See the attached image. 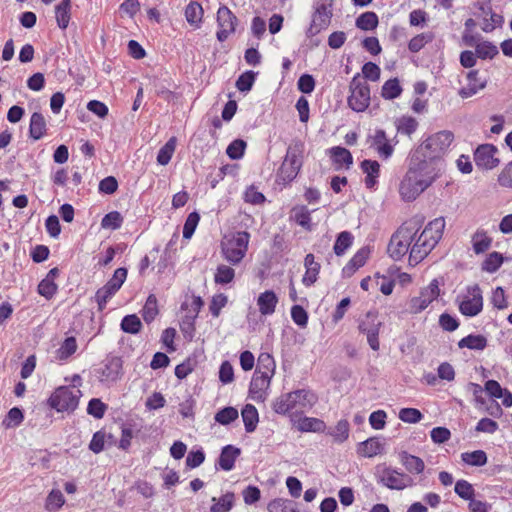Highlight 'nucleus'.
Returning <instances> with one entry per match:
<instances>
[{
	"label": "nucleus",
	"instance_id": "f8f14e48",
	"mask_svg": "<svg viewBox=\"0 0 512 512\" xmlns=\"http://www.w3.org/2000/svg\"><path fill=\"white\" fill-rule=\"evenodd\" d=\"M483 309L482 290L478 284H474L467 288V294L459 303L460 312L468 317L478 315Z\"/></svg>",
	"mask_w": 512,
	"mask_h": 512
},
{
	"label": "nucleus",
	"instance_id": "37998d69",
	"mask_svg": "<svg viewBox=\"0 0 512 512\" xmlns=\"http://www.w3.org/2000/svg\"><path fill=\"white\" fill-rule=\"evenodd\" d=\"M269 512H295L296 505L292 500L277 498L268 504Z\"/></svg>",
	"mask_w": 512,
	"mask_h": 512
},
{
	"label": "nucleus",
	"instance_id": "6e6552de",
	"mask_svg": "<svg viewBox=\"0 0 512 512\" xmlns=\"http://www.w3.org/2000/svg\"><path fill=\"white\" fill-rule=\"evenodd\" d=\"M81 391L74 386H61L49 398V404L58 412L74 411L79 403Z\"/></svg>",
	"mask_w": 512,
	"mask_h": 512
},
{
	"label": "nucleus",
	"instance_id": "774afa93",
	"mask_svg": "<svg viewBox=\"0 0 512 512\" xmlns=\"http://www.w3.org/2000/svg\"><path fill=\"white\" fill-rule=\"evenodd\" d=\"M399 418L405 423H418L422 418V413L416 408H402L399 411Z\"/></svg>",
	"mask_w": 512,
	"mask_h": 512
},
{
	"label": "nucleus",
	"instance_id": "2f4dec72",
	"mask_svg": "<svg viewBox=\"0 0 512 512\" xmlns=\"http://www.w3.org/2000/svg\"><path fill=\"white\" fill-rule=\"evenodd\" d=\"M234 500L235 495L232 492H227L219 499L213 497L214 504L210 507V512H229L234 505Z\"/></svg>",
	"mask_w": 512,
	"mask_h": 512
},
{
	"label": "nucleus",
	"instance_id": "c9c22d12",
	"mask_svg": "<svg viewBox=\"0 0 512 512\" xmlns=\"http://www.w3.org/2000/svg\"><path fill=\"white\" fill-rule=\"evenodd\" d=\"M177 139L176 137H171L164 146H162L157 155V162L160 165H167L176 149Z\"/></svg>",
	"mask_w": 512,
	"mask_h": 512
},
{
	"label": "nucleus",
	"instance_id": "8fccbe9b",
	"mask_svg": "<svg viewBox=\"0 0 512 512\" xmlns=\"http://www.w3.org/2000/svg\"><path fill=\"white\" fill-rule=\"evenodd\" d=\"M434 35L431 32L421 33L413 37L408 44V49L413 52H419L427 43L432 42Z\"/></svg>",
	"mask_w": 512,
	"mask_h": 512
},
{
	"label": "nucleus",
	"instance_id": "680f3d73",
	"mask_svg": "<svg viewBox=\"0 0 512 512\" xmlns=\"http://www.w3.org/2000/svg\"><path fill=\"white\" fill-rule=\"evenodd\" d=\"M127 278V269L118 268L115 270L112 278L105 284L108 288L113 290L115 293L121 288Z\"/></svg>",
	"mask_w": 512,
	"mask_h": 512
},
{
	"label": "nucleus",
	"instance_id": "c03bdc74",
	"mask_svg": "<svg viewBox=\"0 0 512 512\" xmlns=\"http://www.w3.org/2000/svg\"><path fill=\"white\" fill-rule=\"evenodd\" d=\"M65 503L64 496L60 490H52L46 498L45 508L49 512L58 511Z\"/></svg>",
	"mask_w": 512,
	"mask_h": 512
},
{
	"label": "nucleus",
	"instance_id": "72a5a7b5",
	"mask_svg": "<svg viewBox=\"0 0 512 512\" xmlns=\"http://www.w3.org/2000/svg\"><path fill=\"white\" fill-rule=\"evenodd\" d=\"M459 348H468L472 350H483L487 346V339L483 335L470 334L458 342Z\"/></svg>",
	"mask_w": 512,
	"mask_h": 512
},
{
	"label": "nucleus",
	"instance_id": "f3484780",
	"mask_svg": "<svg viewBox=\"0 0 512 512\" xmlns=\"http://www.w3.org/2000/svg\"><path fill=\"white\" fill-rule=\"evenodd\" d=\"M302 162L299 156L288 150L286 158L281 165L280 174L284 181H292L298 174Z\"/></svg>",
	"mask_w": 512,
	"mask_h": 512
},
{
	"label": "nucleus",
	"instance_id": "4d7b16f0",
	"mask_svg": "<svg viewBox=\"0 0 512 512\" xmlns=\"http://www.w3.org/2000/svg\"><path fill=\"white\" fill-rule=\"evenodd\" d=\"M503 263V256L498 252L490 253L482 263V270L494 273Z\"/></svg>",
	"mask_w": 512,
	"mask_h": 512
},
{
	"label": "nucleus",
	"instance_id": "39448f33",
	"mask_svg": "<svg viewBox=\"0 0 512 512\" xmlns=\"http://www.w3.org/2000/svg\"><path fill=\"white\" fill-rule=\"evenodd\" d=\"M418 227L416 223H405L400 226L392 235L388 244V253L395 261L400 260L411 248V244L416 237Z\"/></svg>",
	"mask_w": 512,
	"mask_h": 512
},
{
	"label": "nucleus",
	"instance_id": "7c9ffc66",
	"mask_svg": "<svg viewBox=\"0 0 512 512\" xmlns=\"http://www.w3.org/2000/svg\"><path fill=\"white\" fill-rule=\"evenodd\" d=\"M291 212V217L298 225H300L301 227L308 231L312 230L310 211L306 206H295Z\"/></svg>",
	"mask_w": 512,
	"mask_h": 512
},
{
	"label": "nucleus",
	"instance_id": "de8ad7c7",
	"mask_svg": "<svg viewBox=\"0 0 512 512\" xmlns=\"http://www.w3.org/2000/svg\"><path fill=\"white\" fill-rule=\"evenodd\" d=\"M77 350V342L75 337H67L59 349L57 350V358L59 360H66L73 355Z\"/></svg>",
	"mask_w": 512,
	"mask_h": 512
},
{
	"label": "nucleus",
	"instance_id": "69168bd1",
	"mask_svg": "<svg viewBox=\"0 0 512 512\" xmlns=\"http://www.w3.org/2000/svg\"><path fill=\"white\" fill-rule=\"evenodd\" d=\"M454 490L455 493L464 500H471L474 496V488L466 480H458Z\"/></svg>",
	"mask_w": 512,
	"mask_h": 512
},
{
	"label": "nucleus",
	"instance_id": "603ef678",
	"mask_svg": "<svg viewBox=\"0 0 512 512\" xmlns=\"http://www.w3.org/2000/svg\"><path fill=\"white\" fill-rule=\"evenodd\" d=\"M235 277V270L227 265H219L217 267L214 281L217 284H228L233 281Z\"/></svg>",
	"mask_w": 512,
	"mask_h": 512
},
{
	"label": "nucleus",
	"instance_id": "4c0bfd02",
	"mask_svg": "<svg viewBox=\"0 0 512 512\" xmlns=\"http://www.w3.org/2000/svg\"><path fill=\"white\" fill-rule=\"evenodd\" d=\"M419 296L422 300H425L426 305L429 306L440 296L439 281L437 279H433L428 286L420 290Z\"/></svg>",
	"mask_w": 512,
	"mask_h": 512
},
{
	"label": "nucleus",
	"instance_id": "f257e3e1",
	"mask_svg": "<svg viewBox=\"0 0 512 512\" xmlns=\"http://www.w3.org/2000/svg\"><path fill=\"white\" fill-rule=\"evenodd\" d=\"M438 171L410 157L408 170L399 184L402 200L410 202L423 193L438 177Z\"/></svg>",
	"mask_w": 512,
	"mask_h": 512
},
{
	"label": "nucleus",
	"instance_id": "ea45409f",
	"mask_svg": "<svg viewBox=\"0 0 512 512\" xmlns=\"http://www.w3.org/2000/svg\"><path fill=\"white\" fill-rule=\"evenodd\" d=\"M353 243V235L349 231L339 233L333 250L337 256H342Z\"/></svg>",
	"mask_w": 512,
	"mask_h": 512
},
{
	"label": "nucleus",
	"instance_id": "338daca9",
	"mask_svg": "<svg viewBox=\"0 0 512 512\" xmlns=\"http://www.w3.org/2000/svg\"><path fill=\"white\" fill-rule=\"evenodd\" d=\"M200 216L197 212H192L188 215L184 226H183V237L190 239L195 232V229L199 223Z\"/></svg>",
	"mask_w": 512,
	"mask_h": 512
},
{
	"label": "nucleus",
	"instance_id": "f03ea898",
	"mask_svg": "<svg viewBox=\"0 0 512 512\" xmlns=\"http://www.w3.org/2000/svg\"><path fill=\"white\" fill-rule=\"evenodd\" d=\"M452 132L443 130L429 136L414 151L411 157L417 159L423 164H428L434 168V171L440 172L439 165L442 156L448 151L453 142Z\"/></svg>",
	"mask_w": 512,
	"mask_h": 512
},
{
	"label": "nucleus",
	"instance_id": "2eb2a0df",
	"mask_svg": "<svg viewBox=\"0 0 512 512\" xmlns=\"http://www.w3.org/2000/svg\"><path fill=\"white\" fill-rule=\"evenodd\" d=\"M272 376L267 375V372H255L249 386V394L254 400H264L266 390L270 386Z\"/></svg>",
	"mask_w": 512,
	"mask_h": 512
},
{
	"label": "nucleus",
	"instance_id": "a18cd8bd",
	"mask_svg": "<svg viewBox=\"0 0 512 512\" xmlns=\"http://www.w3.org/2000/svg\"><path fill=\"white\" fill-rule=\"evenodd\" d=\"M475 53L478 58L492 59L498 55L499 51L496 45L489 41H483L476 45Z\"/></svg>",
	"mask_w": 512,
	"mask_h": 512
},
{
	"label": "nucleus",
	"instance_id": "393cba45",
	"mask_svg": "<svg viewBox=\"0 0 512 512\" xmlns=\"http://www.w3.org/2000/svg\"><path fill=\"white\" fill-rule=\"evenodd\" d=\"M55 18L60 29L65 30L71 19V0H62L55 7Z\"/></svg>",
	"mask_w": 512,
	"mask_h": 512
},
{
	"label": "nucleus",
	"instance_id": "49530a36",
	"mask_svg": "<svg viewBox=\"0 0 512 512\" xmlns=\"http://www.w3.org/2000/svg\"><path fill=\"white\" fill-rule=\"evenodd\" d=\"M120 326L126 333L137 334L142 328V323L137 315L131 314L122 319Z\"/></svg>",
	"mask_w": 512,
	"mask_h": 512
},
{
	"label": "nucleus",
	"instance_id": "5701e85b",
	"mask_svg": "<svg viewBox=\"0 0 512 512\" xmlns=\"http://www.w3.org/2000/svg\"><path fill=\"white\" fill-rule=\"evenodd\" d=\"M47 131V124L44 116L39 112H34L30 118L29 136L33 140L41 139Z\"/></svg>",
	"mask_w": 512,
	"mask_h": 512
},
{
	"label": "nucleus",
	"instance_id": "f704fd0d",
	"mask_svg": "<svg viewBox=\"0 0 512 512\" xmlns=\"http://www.w3.org/2000/svg\"><path fill=\"white\" fill-rule=\"evenodd\" d=\"M203 13V8L198 2L189 3L185 9L187 22L196 27L202 22Z\"/></svg>",
	"mask_w": 512,
	"mask_h": 512
},
{
	"label": "nucleus",
	"instance_id": "bf43d9fd",
	"mask_svg": "<svg viewBox=\"0 0 512 512\" xmlns=\"http://www.w3.org/2000/svg\"><path fill=\"white\" fill-rule=\"evenodd\" d=\"M349 427L348 421L342 419L338 421L330 435L334 438L335 442L342 443L349 437Z\"/></svg>",
	"mask_w": 512,
	"mask_h": 512
},
{
	"label": "nucleus",
	"instance_id": "20e7f679",
	"mask_svg": "<svg viewBox=\"0 0 512 512\" xmlns=\"http://www.w3.org/2000/svg\"><path fill=\"white\" fill-rule=\"evenodd\" d=\"M316 401L317 397L312 391L298 389L277 397L272 407L277 414L285 415L293 409L310 408Z\"/></svg>",
	"mask_w": 512,
	"mask_h": 512
},
{
	"label": "nucleus",
	"instance_id": "a211bd4d",
	"mask_svg": "<svg viewBox=\"0 0 512 512\" xmlns=\"http://www.w3.org/2000/svg\"><path fill=\"white\" fill-rule=\"evenodd\" d=\"M371 146L376 149L380 157L388 159L392 156L394 148L389 143L386 133L382 129L375 131V134L371 136Z\"/></svg>",
	"mask_w": 512,
	"mask_h": 512
},
{
	"label": "nucleus",
	"instance_id": "09e8293b",
	"mask_svg": "<svg viewBox=\"0 0 512 512\" xmlns=\"http://www.w3.org/2000/svg\"><path fill=\"white\" fill-rule=\"evenodd\" d=\"M158 314L157 299L155 295L148 296L146 303L142 309V317L146 323L152 322Z\"/></svg>",
	"mask_w": 512,
	"mask_h": 512
},
{
	"label": "nucleus",
	"instance_id": "b1692460",
	"mask_svg": "<svg viewBox=\"0 0 512 512\" xmlns=\"http://www.w3.org/2000/svg\"><path fill=\"white\" fill-rule=\"evenodd\" d=\"M361 169L366 174L365 185L367 188H373L377 183L380 174V164L376 160H363Z\"/></svg>",
	"mask_w": 512,
	"mask_h": 512
},
{
	"label": "nucleus",
	"instance_id": "79ce46f5",
	"mask_svg": "<svg viewBox=\"0 0 512 512\" xmlns=\"http://www.w3.org/2000/svg\"><path fill=\"white\" fill-rule=\"evenodd\" d=\"M402 88L397 78L387 80L383 86L381 95L385 99H395L400 96Z\"/></svg>",
	"mask_w": 512,
	"mask_h": 512
},
{
	"label": "nucleus",
	"instance_id": "1a4fd4ad",
	"mask_svg": "<svg viewBox=\"0 0 512 512\" xmlns=\"http://www.w3.org/2000/svg\"><path fill=\"white\" fill-rule=\"evenodd\" d=\"M250 239V234L246 231L238 232L232 239L222 243V252L225 259L236 265L244 258Z\"/></svg>",
	"mask_w": 512,
	"mask_h": 512
},
{
	"label": "nucleus",
	"instance_id": "423d86ee",
	"mask_svg": "<svg viewBox=\"0 0 512 512\" xmlns=\"http://www.w3.org/2000/svg\"><path fill=\"white\" fill-rule=\"evenodd\" d=\"M348 106L355 112H363L370 105V88L366 80L357 73L349 85Z\"/></svg>",
	"mask_w": 512,
	"mask_h": 512
},
{
	"label": "nucleus",
	"instance_id": "412c9836",
	"mask_svg": "<svg viewBox=\"0 0 512 512\" xmlns=\"http://www.w3.org/2000/svg\"><path fill=\"white\" fill-rule=\"evenodd\" d=\"M241 450L232 445L223 447L221 454L218 459L220 468L224 471H230L234 468L235 461L240 455Z\"/></svg>",
	"mask_w": 512,
	"mask_h": 512
},
{
	"label": "nucleus",
	"instance_id": "c85d7f7f",
	"mask_svg": "<svg viewBox=\"0 0 512 512\" xmlns=\"http://www.w3.org/2000/svg\"><path fill=\"white\" fill-rule=\"evenodd\" d=\"M369 254V248L363 247L359 249L343 268V272L347 274L354 273L358 268L362 267L366 263Z\"/></svg>",
	"mask_w": 512,
	"mask_h": 512
},
{
	"label": "nucleus",
	"instance_id": "bb28decb",
	"mask_svg": "<svg viewBox=\"0 0 512 512\" xmlns=\"http://www.w3.org/2000/svg\"><path fill=\"white\" fill-rule=\"evenodd\" d=\"M304 265L306 268L305 275L303 276V283L306 286H311L317 280V276L320 270V264L314 259V255L309 253L304 259Z\"/></svg>",
	"mask_w": 512,
	"mask_h": 512
},
{
	"label": "nucleus",
	"instance_id": "cd10ccee",
	"mask_svg": "<svg viewBox=\"0 0 512 512\" xmlns=\"http://www.w3.org/2000/svg\"><path fill=\"white\" fill-rule=\"evenodd\" d=\"M241 415L246 432H254L259 421L258 411L255 406L252 404H246L242 409Z\"/></svg>",
	"mask_w": 512,
	"mask_h": 512
},
{
	"label": "nucleus",
	"instance_id": "5fc2aeb1",
	"mask_svg": "<svg viewBox=\"0 0 512 512\" xmlns=\"http://www.w3.org/2000/svg\"><path fill=\"white\" fill-rule=\"evenodd\" d=\"M256 75H257V73H255L253 71H246V72L242 73L236 81V88L240 92L250 91L255 82Z\"/></svg>",
	"mask_w": 512,
	"mask_h": 512
},
{
	"label": "nucleus",
	"instance_id": "0eeeda50",
	"mask_svg": "<svg viewBox=\"0 0 512 512\" xmlns=\"http://www.w3.org/2000/svg\"><path fill=\"white\" fill-rule=\"evenodd\" d=\"M333 2L334 0H315L314 1V12L312 14V20L309 28L307 29V37H313L326 29L333 16Z\"/></svg>",
	"mask_w": 512,
	"mask_h": 512
},
{
	"label": "nucleus",
	"instance_id": "a878e982",
	"mask_svg": "<svg viewBox=\"0 0 512 512\" xmlns=\"http://www.w3.org/2000/svg\"><path fill=\"white\" fill-rule=\"evenodd\" d=\"M400 461L409 473L420 474L424 471V461L420 457L411 455L406 451L400 453Z\"/></svg>",
	"mask_w": 512,
	"mask_h": 512
},
{
	"label": "nucleus",
	"instance_id": "4468645a",
	"mask_svg": "<svg viewBox=\"0 0 512 512\" xmlns=\"http://www.w3.org/2000/svg\"><path fill=\"white\" fill-rule=\"evenodd\" d=\"M497 148L492 144L480 145L474 153L476 165L483 169H493L499 164L496 157Z\"/></svg>",
	"mask_w": 512,
	"mask_h": 512
},
{
	"label": "nucleus",
	"instance_id": "a19ab883",
	"mask_svg": "<svg viewBox=\"0 0 512 512\" xmlns=\"http://www.w3.org/2000/svg\"><path fill=\"white\" fill-rule=\"evenodd\" d=\"M481 10L483 11V14L485 16H490L489 19L485 18L484 23L482 26V30L484 32H491L493 31L497 26H501L503 23V17L497 13L492 12V9L490 7L487 8V10L484 7H481Z\"/></svg>",
	"mask_w": 512,
	"mask_h": 512
},
{
	"label": "nucleus",
	"instance_id": "9b49d317",
	"mask_svg": "<svg viewBox=\"0 0 512 512\" xmlns=\"http://www.w3.org/2000/svg\"><path fill=\"white\" fill-rule=\"evenodd\" d=\"M376 476L378 483L391 490H403L414 484L413 478L408 474L391 467L378 468Z\"/></svg>",
	"mask_w": 512,
	"mask_h": 512
},
{
	"label": "nucleus",
	"instance_id": "13d9d810",
	"mask_svg": "<svg viewBox=\"0 0 512 512\" xmlns=\"http://www.w3.org/2000/svg\"><path fill=\"white\" fill-rule=\"evenodd\" d=\"M275 369V362L273 357L268 353H261L258 357V366L255 372H267V375L272 376Z\"/></svg>",
	"mask_w": 512,
	"mask_h": 512
},
{
	"label": "nucleus",
	"instance_id": "58836bf2",
	"mask_svg": "<svg viewBox=\"0 0 512 512\" xmlns=\"http://www.w3.org/2000/svg\"><path fill=\"white\" fill-rule=\"evenodd\" d=\"M461 459L464 463L477 467L484 466L487 463V455L483 450L464 452L461 454Z\"/></svg>",
	"mask_w": 512,
	"mask_h": 512
},
{
	"label": "nucleus",
	"instance_id": "ddd939ff",
	"mask_svg": "<svg viewBox=\"0 0 512 512\" xmlns=\"http://www.w3.org/2000/svg\"><path fill=\"white\" fill-rule=\"evenodd\" d=\"M238 19L233 12L225 5L219 7L217 11V39L220 42L225 41L232 33L235 32Z\"/></svg>",
	"mask_w": 512,
	"mask_h": 512
},
{
	"label": "nucleus",
	"instance_id": "0e129e2a",
	"mask_svg": "<svg viewBox=\"0 0 512 512\" xmlns=\"http://www.w3.org/2000/svg\"><path fill=\"white\" fill-rule=\"evenodd\" d=\"M116 293L108 288L107 286H103L99 288L95 294V301L98 305V310L103 311L106 307L107 302L115 295Z\"/></svg>",
	"mask_w": 512,
	"mask_h": 512
},
{
	"label": "nucleus",
	"instance_id": "dca6fc26",
	"mask_svg": "<svg viewBox=\"0 0 512 512\" xmlns=\"http://www.w3.org/2000/svg\"><path fill=\"white\" fill-rule=\"evenodd\" d=\"M478 75H479L478 70H471L467 73V76H466L467 85L462 87L458 91V95L462 99L470 98V97L474 96L475 94H477L478 91H480L486 87L487 81L485 79L481 80L478 77Z\"/></svg>",
	"mask_w": 512,
	"mask_h": 512
},
{
	"label": "nucleus",
	"instance_id": "473e14b6",
	"mask_svg": "<svg viewBox=\"0 0 512 512\" xmlns=\"http://www.w3.org/2000/svg\"><path fill=\"white\" fill-rule=\"evenodd\" d=\"M383 446L377 438H369L360 443L358 452L364 457L371 458L379 454Z\"/></svg>",
	"mask_w": 512,
	"mask_h": 512
},
{
	"label": "nucleus",
	"instance_id": "052dcab7",
	"mask_svg": "<svg viewBox=\"0 0 512 512\" xmlns=\"http://www.w3.org/2000/svg\"><path fill=\"white\" fill-rule=\"evenodd\" d=\"M237 418L238 411L234 407H225L218 411L215 415V421L222 425H228Z\"/></svg>",
	"mask_w": 512,
	"mask_h": 512
},
{
	"label": "nucleus",
	"instance_id": "c756f323",
	"mask_svg": "<svg viewBox=\"0 0 512 512\" xmlns=\"http://www.w3.org/2000/svg\"><path fill=\"white\" fill-rule=\"evenodd\" d=\"M472 247L476 254L487 251L492 243V238L484 230H477L472 236Z\"/></svg>",
	"mask_w": 512,
	"mask_h": 512
},
{
	"label": "nucleus",
	"instance_id": "6ab92c4d",
	"mask_svg": "<svg viewBox=\"0 0 512 512\" xmlns=\"http://www.w3.org/2000/svg\"><path fill=\"white\" fill-rule=\"evenodd\" d=\"M278 297L272 290H266L257 298V305L262 315H272L275 312Z\"/></svg>",
	"mask_w": 512,
	"mask_h": 512
},
{
	"label": "nucleus",
	"instance_id": "864d4df0",
	"mask_svg": "<svg viewBox=\"0 0 512 512\" xmlns=\"http://www.w3.org/2000/svg\"><path fill=\"white\" fill-rule=\"evenodd\" d=\"M123 217L118 211H112L106 214L101 220V227L104 229L116 230L121 227Z\"/></svg>",
	"mask_w": 512,
	"mask_h": 512
},
{
	"label": "nucleus",
	"instance_id": "6e6d98bb",
	"mask_svg": "<svg viewBox=\"0 0 512 512\" xmlns=\"http://www.w3.org/2000/svg\"><path fill=\"white\" fill-rule=\"evenodd\" d=\"M418 127V122L413 117H402L397 121V131L401 134L410 136Z\"/></svg>",
	"mask_w": 512,
	"mask_h": 512
},
{
	"label": "nucleus",
	"instance_id": "7ed1b4c3",
	"mask_svg": "<svg viewBox=\"0 0 512 512\" xmlns=\"http://www.w3.org/2000/svg\"><path fill=\"white\" fill-rule=\"evenodd\" d=\"M445 228L443 217L430 221L421 234L414 239V244L410 248L409 263L412 266L420 263L437 245L442 238Z\"/></svg>",
	"mask_w": 512,
	"mask_h": 512
},
{
	"label": "nucleus",
	"instance_id": "e433bc0d",
	"mask_svg": "<svg viewBox=\"0 0 512 512\" xmlns=\"http://www.w3.org/2000/svg\"><path fill=\"white\" fill-rule=\"evenodd\" d=\"M378 23V16L372 11L364 12L356 19V27L364 31L375 29Z\"/></svg>",
	"mask_w": 512,
	"mask_h": 512
},
{
	"label": "nucleus",
	"instance_id": "3c124183",
	"mask_svg": "<svg viewBox=\"0 0 512 512\" xmlns=\"http://www.w3.org/2000/svg\"><path fill=\"white\" fill-rule=\"evenodd\" d=\"M331 157L336 164H345L349 167L353 163V157L349 150L343 147H333Z\"/></svg>",
	"mask_w": 512,
	"mask_h": 512
},
{
	"label": "nucleus",
	"instance_id": "9d476101",
	"mask_svg": "<svg viewBox=\"0 0 512 512\" xmlns=\"http://www.w3.org/2000/svg\"><path fill=\"white\" fill-rule=\"evenodd\" d=\"M94 375L99 382L111 386L121 379L123 375V361L117 356H108L94 369Z\"/></svg>",
	"mask_w": 512,
	"mask_h": 512
},
{
	"label": "nucleus",
	"instance_id": "aec40b11",
	"mask_svg": "<svg viewBox=\"0 0 512 512\" xmlns=\"http://www.w3.org/2000/svg\"><path fill=\"white\" fill-rule=\"evenodd\" d=\"M381 322L369 324L367 321H363L359 324V330L367 336V342L372 350H379V331Z\"/></svg>",
	"mask_w": 512,
	"mask_h": 512
},
{
	"label": "nucleus",
	"instance_id": "e2e57ef3",
	"mask_svg": "<svg viewBox=\"0 0 512 512\" xmlns=\"http://www.w3.org/2000/svg\"><path fill=\"white\" fill-rule=\"evenodd\" d=\"M58 289L57 284L51 279H43L38 284L37 291L38 293L45 297L47 300L53 298Z\"/></svg>",
	"mask_w": 512,
	"mask_h": 512
},
{
	"label": "nucleus",
	"instance_id": "4be33fe9",
	"mask_svg": "<svg viewBox=\"0 0 512 512\" xmlns=\"http://www.w3.org/2000/svg\"><path fill=\"white\" fill-rule=\"evenodd\" d=\"M295 427L301 432H324L326 425L325 422L318 418L313 417H300L294 423Z\"/></svg>",
	"mask_w": 512,
	"mask_h": 512
}]
</instances>
